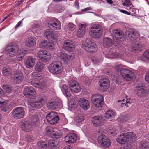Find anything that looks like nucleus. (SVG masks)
<instances>
[{"instance_id": "39448f33", "label": "nucleus", "mask_w": 149, "mask_h": 149, "mask_svg": "<svg viewBox=\"0 0 149 149\" xmlns=\"http://www.w3.org/2000/svg\"><path fill=\"white\" fill-rule=\"evenodd\" d=\"M48 69L50 72L53 74H60L63 70L61 64L56 61H54L50 64Z\"/></svg>"}, {"instance_id": "0eeeda50", "label": "nucleus", "mask_w": 149, "mask_h": 149, "mask_svg": "<svg viewBox=\"0 0 149 149\" xmlns=\"http://www.w3.org/2000/svg\"><path fill=\"white\" fill-rule=\"evenodd\" d=\"M91 101L94 106L98 108L102 107L103 104V98L100 95H94L91 97Z\"/></svg>"}, {"instance_id": "cd10ccee", "label": "nucleus", "mask_w": 149, "mask_h": 149, "mask_svg": "<svg viewBox=\"0 0 149 149\" xmlns=\"http://www.w3.org/2000/svg\"><path fill=\"white\" fill-rule=\"evenodd\" d=\"M38 99V100L37 101L31 102L30 104V106L36 109L40 108L42 106V102L44 101V99L41 97H39Z\"/></svg>"}, {"instance_id": "20e7f679", "label": "nucleus", "mask_w": 149, "mask_h": 149, "mask_svg": "<svg viewBox=\"0 0 149 149\" xmlns=\"http://www.w3.org/2000/svg\"><path fill=\"white\" fill-rule=\"evenodd\" d=\"M47 26L51 29L55 30H59L61 28V24L57 19L49 18L46 20Z\"/></svg>"}, {"instance_id": "864d4df0", "label": "nucleus", "mask_w": 149, "mask_h": 149, "mask_svg": "<svg viewBox=\"0 0 149 149\" xmlns=\"http://www.w3.org/2000/svg\"><path fill=\"white\" fill-rule=\"evenodd\" d=\"M18 48V46L16 45H13V46L10 47L8 49H11L10 52H12V51L17 50Z\"/></svg>"}, {"instance_id": "f3484780", "label": "nucleus", "mask_w": 149, "mask_h": 149, "mask_svg": "<svg viewBox=\"0 0 149 149\" xmlns=\"http://www.w3.org/2000/svg\"><path fill=\"white\" fill-rule=\"evenodd\" d=\"M110 84L109 80L107 78H104L101 79L100 81V90L103 91L107 90Z\"/></svg>"}, {"instance_id": "4be33fe9", "label": "nucleus", "mask_w": 149, "mask_h": 149, "mask_svg": "<svg viewBox=\"0 0 149 149\" xmlns=\"http://www.w3.org/2000/svg\"><path fill=\"white\" fill-rule=\"evenodd\" d=\"M79 104L84 110L88 109L90 107V103L88 101L83 98H80L78 100Z\"/></svg>"}, {"instance_id": "603ef678", "label": "nucleus", "mask_w": 149, "mask_h": 149, "mask_svg": "<svg viewBox=\"0 0 149 149\" xmlns=\"http://www.w3.org/2000/svg\"><path fill=\"white\" fill-rule=\"evenodd\" d=\"M123 5L125 6L129 7L131 6V2L130 0H125Z\"/></svg>"}, {"instance_id": "f257e3e1", "label": "nucleus", "mask_w": 149, "mask_h": 149, "mask_svg": "<svg viewBox=\"0 0 149 149\" xmlns=\"http://www.w3.org/2000/svg\"><path fill=\"white\" fill-rule=\"evenodd\" d=\"M115 69L117 72H120L122 77L126 80L131 81L134 78V74L132 71L124 68L121 65H116Z\"/></svg>"}, {"instance_id": "f8f14e48", "label": "nucleus", "mask_w": 149, "mask_h": 149, "mask_svg": "<svg viewBox=\"0 0 149 149\" xmlns=\"http://www.w3.org/2000/svg\"><path fill=\"white\" fill-rule=\"evenodd\" d=\"M24 110L22 107H18L13 110L12 114L14 118L19 119L24 117Z\"/></svg>"}, {"instance_id": "09e8293b", "label": "nucleus", "mask_w": 149, "mask_h": 149, "mask_svg": "<svg viewBox=\"0 0 149 149\" xmlns=\"http://www.w3.org/2000/svg\"><path fill=\"white\" fill-rule=\"evenodd\" d=\"M38 116L36 115L32 116L31 118V123H34L38 120Z\"/></svg>"}, {"instance_id": "ddd939ff", "label": "nucleus", "mask_w": 149, "mask_h": 149, "mask_svg": "<svg viewBox=\"0 0 149 149\" xmlns=\"http://www.w3.org/2000/svg\"><path fill=\"white\" fill-rule=\"evenodd\" d=\"M24 94L26 97L33 99L36 95V91L34 88L30 87H26L23 91Z\"/></svg>"}, {"instance_id": "3c124183", "label": "nucleus", "mask_w": 149, "mask_h": 149, "mask_svg": "<svg viewBox=\"0 0 149 149\" xmlns=\"http://www.w3.org/2000/svg\"><path fill=\"white\" fill-rule=\"evenodd\" d=\"M27 52V51L24 50H20L18 51V53L19 54V55L21 56V57H22L26 54Z\"/></svg>"}, {"instance_id": "c756f323", "label": "nucleus", "mask_w": 149, "mask_h": 149, "mask_svg": "<svg viewBox=\"0 0 149 149\" xmlns=\"http://www.w3.org/2000/svg\"><path fill=\"white\" fill-rule=\"evenodd\" d=\"M113 33L116 40L120 41L123 37L122 31L118 29H115L113 31Z\"/></svg>"}, {"instance_id": "423d86ee", "label": "nucleus", "mask_w": 149, "mask_h": 149, "mask_svg": "<svg viewBox=\"0 0 149 149\" xmlns=\"http://www.w3.org/2000/svg\"><path fill=\"white\" fill-rule=\"evenodd\" d=\"M58 58H59L61 62L65 65H68L70 63V60H72L74 56L73 54L68 55L63 52H60L57 55Z\"/></svg>"}, {"instance_id": "e2e57ef3", "label": "nucleus", "mask_w": 149, "mask_h": 149, "mask_svg": "<svg viewBox=\"0 0 149 149\" xmlns=\"http://www.w3.org/2000/svg\"><path fill=\"white\" fill-rule=\"evenodd\" d=\"M75 6L77 8L79 9V3L78 2L76 1L75 2Z\"/></svg>"}, {"instance_id": "393cba45", "label": "nucleus", "mask_w": 149, "mask_h": 149, "mask_svg": "<svg viewBox=\"0 0 149 149\" xmlns=\"http://www.w3.org/2000/svg\"><path fill=\"white\" fill-rule=\"evenodd\" d=\"M24 77L22 72H19L14 74V82L16 83H19L23 80Z\"/></svg>"}, {"instance_id": "e433bc0d", "label": "nucleus", "mask_w": 149, "mask_h": 149, "mask_svg": "<svg viewBox=\"0 0 149 149\" xmlns=\"http://www.w3.org/2000/svg\"><path fill=\"white\" fill-rule=\"evenodd\" d=\"M105 114V117L108 119L112 118L114 117V113L111 110L106 111Z\"/></svg>"}, {"instance_id": "37998d69", "label": "nucleus", "mask_w": 149, "mask_h": 149, "mask_svg": "<svg viewBox=\"0 0 149 149\" xmlns=\"http://www.w3.org/2000/svg\"><path fill=\"white\" fill-rule=\"evenodd\" d=\"M87 26V24L86 23H80L78 25V28L86 31V28Z\"/></svg>"}, {"instance_id": "4c0bfd02", "label": "nucleus", "mask_w": 149, "mask_h": 149, "mask_svg": "<svg viewBox=\"0 0 149 149\" xmlns=\"http://www.w3.org/2000/svg\"><path fill=\"white\" fill-rule=\"evenodd\" d=\"M10 69L8 67H5L2 70V73L5 76H8L11 74Z\"/></svg>"}, {"instance_id": "412c9836", "label": "nucleus", "mask_w": 149, "mask_h": 149, "mask_svg": "<svg viewBox=\"0 0 149 149\" xmlns=\"http://www.w3.org/2000/svg\"><path fill=\"white\" fill-rule=\"evenodd\" d=\"M39 46L41 48H45L53 49L54 47V44L53 43L49 42L46 40H43L39 44Z\"/></svg>"}, {"instance_id": "f704fd0d", "label": "nucleus", "mask_w": 149, "mask_h": 149, "mask_svg": "<svg viewBox=\"0 0 149 149\" xmlns=\"http://www.w3.org/2000/svg\"><path fill=\"white\" fill-rule=\"evenodd\" d=\"M44 67L43 64L41 62H39L35 65V69L36 71L40 72L42 70Z\"/></svg>"}, {"instance_id": "a211bd4d", "label": "nucleus", "mask_w": 149, "mask_h": 149, "mask_svg": "<svg viewBox=\"0 0 149 149\" xmlns=\"http://www.w3.org/2000/svg\"><path fill=\"white\" fill-rule=\"evenodd\" d=\"M136 90L137 92L138 96L140 97H145L149 94V91L143 86L136 87Z\"/></svg>"}, {"instance_id": "0e129e2a", "label": "nucleus", "mask_w": 149, "mask_h": 149, "mask_svg": "<svg viewBox=\"0 0 149 149\" xmlns=\"http://www.w3.org/2000/svg\"><path fill=\"white\" fill-rule=\"evenodd\" d=\"M91 9L92 8L91 7H87V8H85L84 9H83V11H86L91 10Z\"/></svg>"}, {"instance_id": "bb28decb", "label": "nucleus", "mask_w": 149, "mask_h": 149, "mask_svg": "<svg viewBox=\"0 0 149 149\" xmlns=\"http://www.w3.org/2000/svg\"><path fill=\"white\" fill-rule=\"evenodd\" d=\"M59 103L55 101L50 102L47 104V108L51 110H54L58 107Z\"/></svg>"}, {"instance_id": "f03ea898", "label": "nucleus", "mask_w": 149, "mask_h": 149, "mask_svg": "<svg viewBox=\"0 0 149 149\" xmlns=\"http://www.w3.org/2000/svg\"><path fill=\"white\" fill-rule=\"evenodd\" d=\"M136 135L133 133H124L121 134L119 137L117 138L116 141L120 144H124L130 140H131L132 141H134L136 140Z\"/></svg>"}, {"instance_id": "dca6fc26", "label": "nucleus", "mask_w": 149, "mask_h": 149, "mask_svg": "<svg viewBox=\"0 0 149 149\" xmlns=\"http://www.w3.org/2000/svg\"><path fill=\"white\" fill-rule=\"evenodd\" d=\"M104 119L102 116H97L92 118V123L95 126H101L104 123Z\"/></svg>"}, {"instance_id": "69168bd1", "label": "nucleus", "mask_w": 149, "mask_h": 149, "mask_svg": "<svg viewBox=\"0 0 149 149\" xmlns=\"http://www.w3.org/2000/svg\"><path fill=\"white\" fill-rule=\"evenodd\" d=\"M92 60V61L95 63H98L99 62L98 59H95L94 58Z\"/></svg>"}, {"instance_id": "c85d7f7f", "label": "nucleus", "mask_w": 149, "mask_h": 149, "mask_svg": "<svg viewBox=\"0 0 149 149\" xmlns=\"http://www.w3.org/2000/svg\"><path fill=\"white\" fill-rule=\"evenodd\" d=\"M139 34L136 31L132 30L129 31L128 35V39L130 40H133L138 36Z\"/></svg>"}, {"instance_id": "bf43d9fd", "label": "nucleus", "mask_w": 149, "mask_h": 149, "mask_svg": "<svg viewBox=\"0 0 149 149\" xmlns=\"http://www.w3.org/2000/svg\"><path fill=\"white\" fill-rule=\"evenodd\" d=\"M145 79L146 82L149 83V72L146 74L145 77Z\"/></svg>"}, {"instance_id": "58836bf2", "label": "nucleus", "mask_w": 149, "mask_h": 149, "mask_svg": "<svg viewBox=\"0 0 149 149\" xmlns=\"http://www.w3.org/2000/svg\"><path fill=\"white\" fill-rule=\"evenodd\" d=\"M141 45L138 43H136L133 45L132 51L136 52L139 51L141 50Z\"/></svg>"}, {"instance_id": "4d7b16f0", "label": "nucleus", "mask_w": 149, "mask_h": 149, "mask_svg": "<svg viewBox=\"0 0 149 149\" xmlns=\"http://www.w3.org/2000/svg\"><path fill=\"white\" fill-rule=\"evenodd\" d=\"M63 93L65 95L68 97H70L71 95L70 92L68 90L66 91L63 92Z\"/></svg>"}, {"instance_id": "c03bdc74", "label": "nucleus", "mask_w": 149, "mask_h": 149, "mask_svg": "<svg viewBox=\"0 0 149 149\" xmlns=\"http://www.w3.org/2000/svg\"><path fill=\"white\" fill-rule=\"evenodd\" d=\"M32 77L34 79L37 80H40L42 77L40 76L39 74L35 72H33L32 74Z\"/></svg>"}, {"instance_id": "ea45409f", "label": "nucleus", "mask_w": 149, "mask_h": 149, "mask_svg": "<svg viewBox=\"0 0 149 149\" xmlns=\"http://www.w3.org/2000/svg\"><path fill=\"white\" fill-rule=\"evenodd\" d=\"M3 88L6 92L8 93H10L11 92L12 88L10 85H4Z\"/></svg>"}, {"instance_id": "8fccbe9b", "label": "nucleus", "mask_w": 149, "mask_h": 149, "mask_svg": "<svg viewBox=\"0 0 149 149\" xmlns=\"http://www.w3.org/2000/svg\"><path fill=\"white\" fill-rule=\"evenodd\" d=\"M70 104H71L72 108H75L77 106V104L76 100L72 99V102H70Z\"/></svg>"}, {"instance_id": "2eb2a0df", "label": "nucleus", "mask_w": 149, "mask_h": 149, "mask_svg": "<svg viewBox=\"0 0 149 149\" xmlns=\"http://www.w3.org/2000/svg\"><path fill=\"white\" fill-rule=\"evenodd\" d=\"M46 132L47 135L50 136L52 135L54 136L60 137L61 135V131L56 129H52L51 127H47L46 128Z\"/></svg>"}, {"instance_id": "de8ad7c7", "label": "nucleus", "mask_w": 149, "mask_h": 149, "mask_svg": "<svg viewBox=\"0 0 149 149\" xmlns=\"http://www.w3.org/2000/svg\"><path fill=\"white\" fill-rule=\"evenodd\" d=\"M45 34L47 37L48 36H50L51 37V36H52V35H56V33H53L52 31L47 30L45 31Z\"/></svg>"}, {"instance_id": "680f3d73", "label": "nucleus", "mask_w": 149, "mask_h": 149, "mask_svg": "<svg viewBox=\"0 0 149 149\" xmlns=\"http://www.w3.org/2000/svg\"><path fill=\"white\" fill-rule=\"evenodd\" d=\"M129 102L127 100L126 102V103H122L121 106L122 107H124V106H126L127 107H128V106L127 104V103H128Z\"/></svg>"}, {"instance_id": "aec40b11", "label": "nucleus", "mask_w": 149, "mask_h": 149, "mask_svg": "<svg viewBox=\"0 0 149 149\" xmlns=\"http://www.w3.org/2000/svg\"><path fill=\"white\" fill-rule=\"evenodd\" d=\"M65 140L67 143L71 144L75 143L77 139L76 134L74 133L70 134L65 137Z\"/></svg>"}, {"instance_id": "7ed1b4c3", "label": "nucleus", "mask_w": 149, "mask_h": 149, "mask_svg": "<svg viewBox=\"0 0 149 149\" xmlns=\"http://www.w3.org/2000/svg\"><path fill=\"white\" fill-rule=\"evenodd\" d=\"M103 32V29L100 26L94 25L91 28L89 35L93 38H98L102 35Z\"/></svg>"}, {"instance_id": "5fc2aeb1", "label": "nucleus", "mask_w": 149, "mask_h": 149, "mask_svg": "<svg viewBox=\"0 0 149 149\" xmlns=\"http://www.w3.org/2000/svg\"><path fill=\"white\" fill-rule=\"evenodd\" d=\"M84 118L83 116H79L76 117L77 121L78 123H80L83 121Z\"/></svg>"}, {"instance_id": "72a5a7b5", "label": "nucleus", "mask_w": 149, "mask_h": 149, "mask_svg": "<svg viewBox=\"0 0 149 149\" xmlns=\"http://www.w3.org/2000/svg\"><path fill=\"white\" fill-rule=\"evenodd\" d=\"M139 147L141 149L148 148H149L148 143L146 140H143L139 143Z\"/></svg>"}, {"instance_id": "2f4dec72", "label": "nucleus", "mask_w": 149, "mask_h": 149, "mask_svg": "<svg viewBox=\"0 0 149 149\" xmlns=\"http://www.w3.org/2000/svg\"><path fill=\"white\" fill-rule=\"evenodd\" d=\"M113 43L112 40L109 37H105L103 39V45L104 47L108 48Z\"/></svg>"}, {"instance_id": "b1692460", "label": "nucleus", "mask_w": 149, "mask_h": 149, "mask_svg": "<svg viewBox=\"0 0 149 149\" xmlns=\"http://www.w3.org/2000/svg\"><path fill=\"white\" fill-rule=\"evenodd\" d=\"M31 84L34 87L40 89L44 88L45 90H47L45 82L43 80H41L39 83L36 82L34 81H31Z\"/></svg>"}, {"instance_id": "7c9ffc66", "label": "nucleus", "mask_w": 149, "mask_h": 149, "mask_svg": "<svg viewBox=\"0 0 149 149\" xmlns=\"http://www.w3.org/2000/svg\"><path fill=\"white\" fill-rule=\"evenodd\" d=\"M36 44V39L33 38L27 39L25 42V45L29 47L33 46Z\"/></svg>"}, {"instance_id": "774afa93", "label": "nucleus", "mask_w": 149, "mask_h": 149, "mask_svg": "<svg viewBox=\"0 0 149 149\" xmlns=\"http://www.w3.org/2000/svg\"><path fill=\"white\" fill-rule=\"evenodd\" d=\"M63 149H72L69 146H67L64 147Z\"/></svg>"}, {"instance_id": "4468645a", "label": "nucleus", "mask_w": 149, "mask_h": 149, "mask_svg": "<svg viewBox=\"0 0 149 149\" xmlns=\"http://www.w3.org/2000/svg\"><path fill=\"white\" fill-rule=\"evenodd\" d=\"M69 86L71 91L72 92L77 93L81 90L79 83L75 80H70L69 82Z\"/></svg>"}, {"instance_id": "9b49d317", "label": "nucleus", "mask_w": 149, "mask_h": 149, "mask_svg": "<svg viewBox=\"0 0 149 149\" xmlns=\"http://www.w3.org/2000/svg\"><path fill=\"white\" fill-rule=\"evenodd\" d=\"M46 118L47 121L52 125L56 124L59 119V118L57 114L53 112L47 114Z\"/></svg>"}, {"instance_id": "a18cd8bd", "label": "nucleus", "mask_w": 149, "mask_h": 149, "mask_svg": "<svg viewBox=\"0 0 149 149\" xmlns=\"http://www.w3.org/2000/svg\"><path fill=\"white\" fill-rule=\"evenodd\" d=\"M146 59L149 60V50L146 51L143 54L142 60L145 61Z\"/></svg>"}, {"instance_id": "052dcab7", "label": "nucleus", "mask_w": 149, "mask_h": 149, "mask_svg": "<svg viewBox=\"0 0 149 149\" xmlns=\"http://www.w3.org/2000/svg\"><path fill=\"white\" fill-rule=\"evenodd\" d=\"M120 11L122 13H123L125 14L128 15H130V12H128L127 11H125V10H120Z\"/></svg>"}, {"instance_id": "5701e85b", "label": "nucleus", "mask_w": 149, "mask_h": 149, "mask_svg": "<svg viewBox=\"0 0 149 149\" xmlns=\"http://www.w3.org/2000/svg\"><path fill=\"white\" fill-rule=\"evenodd\" d=\"M64 49L66 50L71 51L75 48V45L72 41L70 40H66L64 42L63 45Z\"/></svg>"}, {"instance_id": "13d9d810", "label": "nucleus", "mask_w": 149, "mask_h": 149, "mask_svg": "<svg viewBox=\"0 0 149 149\" xmlns=\"http://www.w3.org/2000/svg\"><path fill=\"white\" fill-rule=\"evenodd\" d=\"M62 88L63 90V92L68 90V87L65 84H64L62 86Z\"/></svg>"}, {"instance_id": "49530a36", "label": "nucleus", "mask_w": 149, "mask_h": 149, "mask_svg": "<svg viewBox=\"0 0 149 149\" xmlns=\"http://www.w3.org/2000/svg\"><path fill=\"white\" fill-rule=\"evenodd\" d=\"M67 29L69 32H72L75 29V25L73 24L69 23L67 25Z\"/></svg>"}, {"instance_id": "1a4fd4ad", "label": "nucleus", "mask_w": 149, "mask_h": 149, "mask_svg": "<svg viewBox=\"0 0 149 149\" xmlns=\"http://www.w3.org/2000/svg\"><path fill=\"white\" fill-rule=\"evenodd\" d=\"M97 141L100 145L105 148L109 147L111 145L110 139L104 134L98 136Z\"/></svg>"}, {"instance_id": "c9c22d12", "label": "nucleus", "mask_w": 149, "mask_h": 149, "mask_svg": "<svg viewBox=\"0 0 149 149\" xmlns=\"http://www.w3.org/2000/svg\"><path fill=\"white\" fill-rule=\"evenodd\" d=\"M37 144L39 149H47V143L42 141H38Z\"/></svg>"}, {"instance_id": "473e14b6", "label": "nucleus", "mask_w": 149, "mask_h": 149, "mask_svg": "<svg viewBox=\"0 0 149 149\" xmlns=\"http://www.w3.org/2000/svg\"><path fill=\"white\" fill-rule=\"evenodd\" d=\"M56 145L57 141L54 139H50L48 141V146L50 149H56Z\"/></svg>"}, {"instance_id": "9d476101", "label": "nucleus", "mask_w": 149, "mask_h": 149, "mask_svg": "<svg viewBox=\"0 0 149 149\" xmlns=\"http://www.w3.org/2000/svg\"><path fill=\"white\" fill-rule=\"evenodd\" d=\"M85 43L84 48L86 50L91 53L96 50V45L93 40L87 39L85 40Z\"/></svg>"}, {"instance_id": "6e6552de", "label": "nucleus", "mask_w": 149, "mask_h": 149, "mask_svg": "<svg viewBox=\"0 0 149 149\" xmlns=\"http://www.w3.org/2000/svg\"><path fill=\"white\" fill-rule=\"evenodd\" d=\"M37 55L40 60L45 63L49 61L51 57L50 54L44 50H39L37 52Z\"/></svg>"}, {"instance_id": "a878e982", "label": "nucleus", "mask_w": 149, "mask_h": 149, "mask_svg": "<svg viewBox=\"0 0 149 149\" xmlns=\"http://www.w3.org/2000/svg\"><path fill=\"white\" fill-rule=\"evenodd\" d=\"M21 128L23 130L26 132H29L32 130V125L30 122L25 121L22 123Z\"/></svg>"}, {"instance_id": "6ab92c4d", "label": "nucleus", "mask_w": 149, "mask_h": 149, "mask_svg": "<svg viewBox=\"0 0 149 149\" xmlns=\"http://www.w3.org/2000/svg\"><path fill=\"white\" fill-rule=\"evenodd\" d=\"M35 58L32 56H26L24 59V63L27 68H30L34 65Z\"/></svg>"}, {"instance_id": "338daca9", "label": "nucleus", "mask_w": 149, "mask_h": 149, "mask_svg": "<svg viewBox=\"0 0 149 149\" xmlns=\"http://www.w3.org/2000/svg\"><path fill=\"white\" fill-rule=\"evenodd\" d=\"M6 104L5 102H1L0 101V107H1Z\"/></svg>"}, {"instance_id": "79ce46f5", "label": "nucleus", "mask_w": 149, "mask_h": 149, "mask_svg": "<svg viewBox=\"0 0 149 149\" xmlns=\"http://www.w3.org/2000/svg\"><path fill=\"white\" fill-rule=\"evenodd\" d=\"M11 49H7L6 50V54L7 56L9 57H13L16 52L17 50H13L12 52H10Z\"/></svg>"}, {"instance_id": "a19ab883", "label": "nucleus", "mask_w": 149, "mask_h": 149, "mask_svg": "<svg viewBox=\"0 0 149 149\" xmlns=\"http://www.w3.org/2000/svg\"><path fill=\"white\" fill-rule=\"evenodd\" d=\"M85 31L82 30H81L78 28L77 32L76 35L78 37H83L85 34Z\"/></svg>"}, {"instance_id": "6e6d98bb", "label": "nucleus", "mask_w": 149, "mask_h": 149, "mask_svg": "<svg viewBox=\"0 0 149 149\" xmlns=\"http://www.w3.org/2000/svg\"><path fill=\"white\" fill-rule=\"evenodd\" d=\"M26 140L28 142H32L33 140V137L31 136L28 135L26 137Z\"/></svg>"}]
</instances>
